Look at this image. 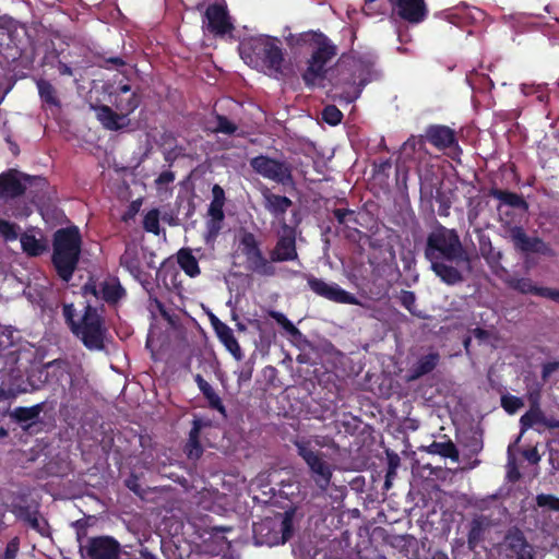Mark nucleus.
Wrapping results in <instances>:
<instances>
[{
  "instance_id": "f257e3e1",
  "label": "nucleus",
  "mask_w": 559,
  "mask_h": 559,
  "mask_svg": "<svg viewBox=\"0 0 559 559\" xmlns=\"http://www.w3.org/2000/svg\"><path fill=\"white\" fill-rule=\"evenodd\" d=\"M335 55V47L322 38L308 62L302 79L307 85L325 87L324 81L329 74L328 80L336 90L335 95L352 103L359 97L362 87L371 79V66L359 59L342 58L334 70L328 71L325 66Z\"/></svg>"
},
{
  "instance_id": "f03ea898",
  "label": "nucleus",
  "mask_w": 559,
  "mask_h": 559,
  "mask_svg": "<svg viewBox=\"0 0 559 559\" xmlns=\"http://www.w3.org/2000/svg\"><path fill=\"white\" fill-rule=\"evenodd\" d=\"M425 258L433 273L447 285L454 286L466 280L471 273L472 258L463 247L455 229L438 226L428 236Z\"/></svg>"
},
{
  "instance_id": "7ed1b4c3",
  "label": "nucleus",
  "mask_w": 559,
  "mask_h": 559,
  "mask_svg": "<svg viewBox=\"0 0 559 559\" xmlns=\"http://www.w3.org/2000/svg\"><path fill=\"white\" fill-rule=\"evenodd\" d=\"M81 254V236L75 226L58 229L53 235L52 263L58 275L69 282Z\"/></svg>"
},
{
  "instance_id": "20e7f679",
  "label": "nucleus",
  "mask_w": 559,
  "mask_h": 559,
  "mask_svg": "<svg viewBox=\"0 0 559 559\" xmlns=\"http://www.w3.org/2000/svg\"><path fill=\"white\" fill-rule=\"evenodd\" d=\"M140 103V96L135 92H132L127 96L116 95L114 105L117 111L112 110L111 107L107 105L96 106L94 110L96 111L98 121L105 129L119 131L130 126L131 120L128 116L139 107Z\"/></svg>"
},
{
  "instance_id": "39448f33",
  "label": "nucleus",
  "mask_w": 559,
  "mask_h": 559,
  "mask_svg": "<svg viewBox=\"0 0 559 559\" xmlns=\"http://www.w3.org/2000/svg\"><path fill=\"white\" fill-rule=\"evenodd\" d=\"M294 511H285L253 523V534L259 544L269 546L286 543L293 535Z\"/></svg>"
},
{
  "instance_id": "423d86ee",
  "label": "nucleus",
  "mask_w": 559,
  "mask_h": 559,
  "mask_svg": "<svg viewBox=\"0 0 559 559\" xmlns=\"http://www.w3.org/2000/svg\"><path fill=\"white\" fill-rule=\"evenodd\" d=\"M298 455L307 464L310 476L321 493H324L331 485L333 471L331 465L323 460V453L311 448V442L306 439L294 440Z\"/></svg>"
},
{
  "instance_id": "0eeeda50",
  "label": "nucleus",
  "mask_w": 559,
  "mask_h": 559,
  "mask_svg": "<svg viewBox=\"0 0 559 559\" xmlns=\"http://www.w3.org/2000/svg\"><path fill=\"white\" fill-rule=\"evenodd\" d=\"M106 329L97 309L87 305L78 325H73V334L90 349H103Z\"/></svg>"
},
{
  "instance_id": "6e6552de",
  "label": "nucleus",
  "mask_w": 559,
  "mask_h": 559,
  "mask_svg": "<svg viewBox=\"0 0 559 559\" xmlns=\"http://www.w3.org/2000/svg\"><path fill=\"white\" fill-rule=\"evenodd\" d=\"M250 49L258 60L270 71L271 75L282 74L284 61L282 49L270 37H259L251 41Z\"/></svg>"
},
{
  "instance_id": "1a4fd4ad",
  "label": "nucleus",
  "mask_w": 559,
  "mask_h": 559,
  "mask_svg": "<svg viewBox=\"0 0 559 559\" xmlns=\"http://www.w3.org/2000/svg\"><path fill=\"white\" fill-rule=\"evenodd\" d=\"M252 169L262 177L283 186L293 183L292 166L283 160L260 155L250 160Z\"/></svg>"
},
{
  "instance_id": "9d476101",
  "label": "nucleus",
  "mask_w": 559,
  "mask_h": 559,
  "mask_svg": "<svg viewBox=\"0 0 559 559\" xmlns=\"http://www.w3.org/2000/svg\"><path fill=\"white\" fill-rule=\"evenodd\" d=\"M307 282L311 290L331 301L349 305H361V302L350 293L342 289L336 284H329L321 278L307 275Z\"/></svg>"
},
{
  "instance_id": "9b49d317",
  "label": "nucleus",
  "mask_w": 559,
  "mask_h": 559,
  "mask_svg": "<svg viewBox=\"0 0 559 559\" xmlns=\"http://www.w3.org/2000/svg\"><path fill=\"white\" fill-rule=\"evenodd\" d=\"M508 237L515 250L523 253H550V248L538 237H530L520 226H512L508 229Z\"/></svg>"
},
{
  "instance_id": "f8f14e48",
  "label": "nucleus",
  "mask_w": 559,
  "mask_h": 559,
  "mask_svg": "<svg viewBox=\"0 0 559 559\" xmlns=\"http://www.w3.org/2000/svg\"><path fill=\"white\" fill-rule=\"evenodd\" d=\"M298 258L296 249L295 230L285 225L283 227V234L278 238L275 247L270 252V259L272 262H285L294 261Z\"/></svg>"
},
{
  "instance_id": "ddd939ff",
  "label": "nucleus",
  "mask_w": 559,
  "mask_h": 559,
  "mask_svg": "<svg viewBox=\"0 0 559 559\" xmlns=\"http://www.w3.org/2000/svg\"><path fill=\"white\" fill-rule=\"evenodd\" d=\"M537 425H543L548 429L559 428V419L550 416H546L545 412L542 407H537L534 405L533 408H528L526 413H524L520 418V436L516 439V442L520 441L521 437L531 428H534Z\"/></svg>"
},
{
  "instance_id": "4468645a",
  "label": "nucleus",
  "mask_w": 559,
  "mask_h": 559,
  "mask_svg": "<svg viewBox=\"0 0 559 559\" xmlns=\"http://www.w3.org/2000/svg\"><path fill=\"white\" fill-rule=\"evenodd\" d=\"M203 28L214 35H224L231 29L226 10L218 4L210 5L203 19Z\"/></svg>"
},
{
  "instance_id": "2eb2a0df",
  "label": "nucleus",
  "mask_w": 559,
  "mask_h": 559,
  "mask_svg": "<svg viewBox=\"0 0 559 559\" xmlns=\"http://www.w3.org/2000/svg\"><path fill=\"white\" fill-rule=\"evenodd\" d=\"M119 552L120 545L112 537L100 536L88 542L87 554L91 559H117Z\"/></svg>"
},
{
  "instance_id": "dca6fc26",
  "label": "nucleus",
  "mask_w": 559,
  "mask_h": 559,
  "mask_svg": "<svg viewBox=\"0 0 559 559\" xmlns=\"http://www.w3.org/2000/svg\"><path fill=\"white\" fill-rule=\"evenodd\" d=\"M493 525L492 520L484 514L475 515L469 523L467 534V546L469 550H474L477 545L484 540L485 533Z\"/></svg>"
},
{
  "instance_id": "f3484780",
  "label": "nucleus",
  "mask_w": 559,
  "mask_h": 559,
  "mask_svg": "<svg viewBox=\"0 0 559 559\" xmlns=\"http://www.w3.org/2000/svg\"><path fill=\"white\" fill-rule=\"evenodd\" d=\"M504 543L515 559L521 558L522 554L526 555L535 550L534 546L527 542L524 533L518 527L508 531Z\"/></svg>"
},
{
  "instance_id": "a211bd4d",
  "label": "nucleus",
  "mask_w": 559,
  "mask_h": 559,
  "mask_svg": "<svg viewBox=\"0 0 559 559\" xmlns=\"http://www.w3.org/2000/svg\"><path fill=\"white\" fill-rule=\"evenodd\" d=\"M396 7L397 14L411 23H418L426 15L424 0H396Z\"/></svg>"
},
{
  "instance_id": "6ab92c4d",
  "label": "nucleus",
  "mask_w": 559,
  "mask_h": 559,
  "mask_svg": "<svg viewBox=\"0 0 559 559\" xmlns=\"http://www.w3.org/2000/svg\"><path fill=\"white\" fill-rule=\"evenodd\" d=\"M26 186L17 177L16 170H10L0 175V197L3 199H14L25 192Z\"/></svg>"
},
{
  "instance_id": "aec40b11",
  "label": "nucleus",
  "mask_w": 559,
  "mask_h": 559,
  "mask_svg": "<svg viewBox=\"0 0 559 559\" xmlns=\"http://www.w3.org/2000/svg\"><path fill=\"white\" fill-rule=\"evenodd\" d=\"M16 516L41 536L50 535L48 522L37 510L31 509L29 507H20L16 510Z\"/></svg>"
},
{
  "instance_id": "412c9836",
  "label": "nucleus",
  "mask_w": 559,
  "mask_h": 559,
  "mask_svg": "<svg viewBox=\"0 0 559 559\" xmlns=\"http://www.w3.org/2000/svg\"><path fill=\"white\" fill-rule=\"evenodd\" d=\"M43 409L44 403H39L31 407H16L10 412V417L26 431L32 425L39 420Z\"/></svg>"
},
{
  "instance_id": "4be33fe9",
  "label": "nucleus",
  "mask_w": 559,
  "mask_h": 559,
  "mask_svg": "<svg viewBox=\"0 0 559 559\" xmlns=\"http://www.w3.org/2000/svg\"><path fill=\"white\" fill-rule=\"evenodd\" d=\"M425 138L438 148H445L453 144L454 132L444 126H431L427 129Z\"/></svg>"
},
{
  "instance_id": "5701e85b",
  "label": "nucleus",
  "mask_w": 559,
  "mask_h": 559,
  "mask_svg": "<svg viewBox=\"0 0 559 559\" xmlns=\"http://www.w3.org/2000/svg\"><path fill=\"white\" fill-rule=\"evenodd\" d=\"M440 355L437 352L421 356L411 369L409 381L417 380L430 373L439 364Z\"/></svg>"
},
{
  "instance_id": "b1692460",
  "label": "nucleus",
  "mask_w": 559,
  "mask_h": 559,
  "mask_svg": "<svg viewBox=\"0 0 559 559\" xmlns=\"http://www.w3.org/2000/svg\"><path fill=\"white\" fill-rule=\"evenodd\" d=\"M240 247L247 259L248 269L263 257V253L259 247V242L252 233L246 231L242 234L240 238Z\"/></svg>"
},
{
  "instance_id": "393cba45",
  "label": "nucleus",
  "mask_w": 559,
  "mask_h": 559,
  "mask_svg": "<svg viewBox=\"0 0 559 559\" xmlns=\"http://www.w3.org/2000/svg\"><path fill=\"white\" fill-rule=\"evenodd\" d=\"M263 199L265 209L275 216L285 214L293 204L287 197L271 193L266 188L263 191Z\"/></svg>"
},
{
  "instance_id": "a878e982",
  "label": "nucleus",
  "mask_w": 559,
  "mask_h": 559,
  "mask_svg": "<svg viewBox=\"0 0 559 559\" xmlns=\"http://www.w3.org/2000/svg\"><path fill=\"white\" fill-rule=\"evenodd\" d=\"M120 264L126 267L135 278H140L143 271L141 267L140 251L136 246L128 245L120 257Z\"/></svg>"
},
{
  "instance_id": "bb28decb",
  "label": "nucleus",
  "mask_w": 559,
  "mask_h": 559,
  "mask_svg": "<svg viewBox=\"0 0 559 559\" xmlns=\"http://www.w3.org/2000/svg\"><path fill=\"white\" fill-rule=\"evenodd\" d=\"M202 426H203L202 420H200V419L193 420V426L189 432V439L185 447V452L187 453V456L189 460L195 461V460L200 459L203 453V448L199 441Z\"/></svg>"
},
{
  "instance_id": "cd10ccee",
  "label": "nucleus",
  "mask_w": 559,
  "mask_h": 559,
  "mask_svg": "<svg viewBox=\"0 0 559 559\" xmlns=\"http://www.w3.org/2000/svg\"><path fill=\"white\" fill-rule=\"evenodd\" d=\"M420 451H425L430 454H438L442 457H449L453 461H459V451L452 441L437 442L433 441L429 445H421Z\"/></svg>"
},
{
  "instance_id": "c85d7f7f",
  "label": "nucleus",
  "mask_w": 559,
  "mask_h": 559,
  "mask_svg": "<svg viewBox=\"0 0 559 559\" xmlns=\"http://www.w3.org/2000/svg\"><path fill=\"white\" fill-rule=\"evenodd\" d=\"M195 382L198 383L200 391L209 401L210 406L218 411L219 413L225 414V406L223 405L221 397L214 391L212 385L207 381H205L200 374L195 377Z\"/></svg>"
},
{
  "instance_id": "c756f323",
  "label": "nucleus",
  "mask_w": 559,
  "mask_h": 559,
  "mask_svg": "<svg viewBox=\"0 0 559 559\" xmlns=\"http://www.w3.org/2000/svg\"><path fill=\"white\" fill-rule=\"evenodd\" d=\"M219 329L221 331L217 332L216 334L221 342L225 345L227 350L235 357V359L241 360L243 355L237 340L234 336L233 330L228 325L221 326Z\"/></svg>"
},
{
  "instance_id": "7c9ffc66",
  "label": "nucleus",
  "mask_w": 559,
  "mask_h": 559,
  "mask_svg": "<svg viewBox=\"0 0 559 559\" xmlns=\"http://www.w3.org/2000/svg\"><path fill=\"white\" fill-rule=\"evenodd\" d=\"M178 263L190 277H194L200 274L198 261L189 249H181L178 252Z\"/></svg>"
},
{
  "instance_id": "2f4dec72",
  "label": "nucleus",
  "mask_w": 559,
  "mask_h": 559,
  "mask_svg": "<svg viewBox=\"0 0 559 559\" xmlns=\"http://www.w3.org/2000/svg\"><path fill=\"white\" fill-rule=\"evenodd\" d=\"M20 240L23 251L28 255L37 257L46 250V245L41 240L27 233L22 234Z\"/></svg>"
},
{
  "instance_id": "473e14b6",
  "label": "nucleus",
  "mask_w": 559,
  "mask_h": 559,
  "mask_svg": "<svg viewBox=\"0 0 559 559\" xmlns=\"http://www.w3.org/2000/svg\"><path fill=\"white\" fill-rule=\"evenodd\" d=\"M102 297L107 302H117L123 295L124 289L116 281H107L102 284Z\"/></svg>"
},
{
  "instance_id": "72a5a7b5",
  "label": "nucleus",
  "mask_w": 559,
  "mask_h": 559,
  "mask_svg": "<svg viewBox=\"0 0 559 559\" xmlns=\"http://www.w3.org/2000/svg\"><path fill=\"white\" fill-rule=\"evenodd\" d=\"M490 195L500 200L504 204H508L512 207H526V202L516 193L503 191L499 189H492L490 191Z\"/></svg>"
},
{
  "instance_id": "f704fd0d",
  "label": "nucleus",
  "mask_w": 559,
  "mask_h": 559,
  "mask_svg": "<svg viewBox=\"0 0 559 559\" xmlns=\"http://www.w3.org/2000/svg\"><path fill=\"white\" fill-rule=\"evenodd\" d=\"M508 285L522 294H533L539 296L543 287H537L530 278L511 277L507 281Z\"/></svg>"
},
{
  "instance_id": "c9c22d12",
  "label": "nucleus",
  "mask_w": 559,
  "mask_h": 559,
  "mask_svg": "<svg viewBox=\"0 0 559 559\" xmlns=\"http://www.w3.org/2000/svg\"><path fill=\"white\" fill-rule=\"evenodd\" d=\"M399 301L403 307H405L413 316L418 318H425V316L416 310V296L411 290H401L397 296Z\"/></svg>"
},
{
  "instance_id": "e433bc0d",
  "label": "nucleus",
  "mask_w": 559,
  "mask_h": 559,
  "mask_svg": "<svg viewBox=\"0 0 559 559\" xmlns=\"http://www.w3.org/2000/svg\"><path fill=\"white\" fill-rule=\"evenodd\" d=\"M37 87H38L40 97L46 103H48L50 105H55V106L59 104L58 98L55 95L56 91H55L53 86L48 81L39 80L37 82Z\"/></svg>"
},
{
  "instance_id": "4c0bfd02",
  "label": "nucleus",
  "mask_w": 559,
  "mask_h": 559,
  "mask_svg": "<svg viewBox=\"0 0 559 559\" xmlns=\"http://www.w3.org/2000/svg\"><path fill=\"white\" fill-rule=\"evenodd\" d=\"M271 317L293 337H301V332L286 318L285 314L272 311Z\"/></svg>"
},
{
  "instance_id": "58836bf2",
  "label": "nucleus",
  "mask_w": 559,
  "mask_h": 559,
  "mask_svg": "<svg viewBox=\"0 0 559 559\" xmlns=\"http://www.w3.org/2000/svg\"><path fill=\"white\" fill-rule=\"evenodd\" d=\"M501 406L508 414L512 415L524 406V402L521 397L506 394L501 396Z\"/></svg>"
},
{
  "instance_id": "ea45409f",
  "label": "nucleus",
  "mask_w": 559,
  "mask_h": 559,
  "mask_svg": "<svg viewBox=\"0 0 559 559\" xmlns=\"http://www.w3.org/2000/svg\"><path fill=\"white\" fill-rule=\"evenodd\" d=\"M254 273H258L262 276H273L275 275L276 269L272 264V261H269L264 258V255L258 260L251 267H249Z\"/></svg>"
},
{
  "instance_id": "a19ab883",
  "label": "nucleus",
  "mask_w": 559,
  "mask_h": 559,
  "mask_svg": "<svg viewBox=\"0 0 559 559\" xmlns=\"http://www.w3.org/2000/svg\"><path fill=\"white\" fill-rule=\"evenodd\" d=\"M425 135L420 138L412 136L409 138L401 148L402 154H404L406 157H412V154L418 148L423 150L425 144Z\"/></svg>"
},
{
  "instance_id": "79ce46f5",
  "label": "nucleus",
  "mask_w": 559,
  "mask_h": 559,
  "mask_svg": "<svg viewBox=\"0 0 559 559\" xmlns=\"http://www.w3.org/2000/svg\"><path fill=\"white\" fill-rule=\"evenodd\" d=\"M343 118V114L341 112V110L334 106V105H329L326 106L323 110H322V119L331 124V126H336L341 122Z\"/></svg>"
},
{
  "instance_id": "37998d69",
  "label": "nucleus",
  "mask_w": 559,
  "mask_h": 559,
  "mask_svg": "<svg viewBox=\"0 0 559 559\" xmlns=\"http://www.w3.org/2000/svg\"><path fill=\"white\" fill-rule=\"evenodd\" d=\"M144 229L155 235L159 234V212L157 210L150 211L144 217Z\"/></svg>"
},
{
  "instance_id": "c03bdc74",
  "label": "nucleus",
  "mask_w": 559,
  "mask_h": 559,
  "mask_svg": "<svg viewBox=\"0 0 559 559\" xmlns=\"http://www.w3.org/2000/svg\"><path fill=\"white\" fill-rule=\"evenodd\" d=\"M216 126L213 129L214 132H221L224 134H233L237 131V126L228 120L225 116H216Z\"/></svg>"
},
{
  "instance_id": "a18cd8bd",
  "label": "nucleus",
  "mask_w": 559,
  "mask_h": 559,
  "mask_svg": "<svg viewBox=\"0 0 559 559\" xmlns=\"http://www.w3.org/2000/svg\"><path fill=\"white\" fill-rule=\"evenodd\" d=\"M17 230L19 227L15 224L0 218V235L7 240H15L19 237Z\"/></svg>"
},
{
  "instance_id": "49530a36",
  "label": "nucleus",
  "mask_w": 559,
  "mask_h": 559,
  "mask_svg": "<svg viewBox=\"0 0 559 559\" xmlns=\"http://www.w3.org/2000/svg\"><path fill=\"white\" fill-rule=\"evenodd\" d=\"M536 503L538 507H547L550 510L559 512V498L552 495L540 493L536 497Z\"/></svg>"
},
{
  "instance_id": "de8ad7c7",
  "label": "nucleus",
  "mask_w": 559,
  "mask_h": 559,
  "mask_svg": "<svg viewBox=\"0 0 559 559\" xmlns=\"http://www.w3.org/2000/svg\"><path fill=\"white\" fill-rule=\"evenodd\" d=\"M19 546L20 540L17 537L11 539L5 547L3 559H15L19 552Z\"/></svg>"
},
{
  "instance_id": "09e8293b",
  "label": "nucleus",
  "mask_w": 559,
  "mask_h": 559,
  "mask_svg": "<svg viewBox=\"0 0 559 559\" xmlns=\"http://www.w3.org/2000/svg\"><path fill=\"white\" fill-rule=\"evenodd\" d=\"M63 316L67 321V323L70 325L71 331L73 332V325H78L80 322H76L74 320L75 317V309L72 304L63 305Z\"/></svg>"
},
{
  "instance_id": "8fccbe9b",
  "label": "nucleus",
  "mask_w": 559,
  "mask_h": 559,
  "mask_svg": "<svg viewBox=\"0 0 559 559\" xmlns=\"http://www.w3.org/2000/svg\"><path fill=\"white\" fill-rule=\"evenodd\" d=\"M334 217L338 224H346L349 218L354 216V211L347 209H335L333 210Z\"/></svg>"
},
{
  "instance_id": "3c124183",
  "label": "nucleus",
  "mask_w": 559,
  "mask_h": 559,
  "mask_svg": "<svg viewBox=\"0 0 559 559\" xmlns=\"http://www.w3.org/2000/svg\"><path fill=\"white\" fill-rule=\"evenodd\" d=\"M223 207L224 204L211 202L209 207V215L211 218L224 219Z\"/></svg>"
},
{
  "instance_id": "603ef678",
  "label": "nucleus",
  "mask_w": 559,
  "mask_h": 559,
  "mask_svg": "<svg viewBox=\"0 0 559 559\" xmlns=\"http://www.w3.org/2000/svg\"><path fill=\"white\" fill-rule=\"evenodd\" d=\"M223 219L210 218L207 222V230L210 237H215L222 228Z\"/></svg>"
},
{
  "instance_id": "864d4df0",
  "label": "nucleus",
  "mask_w": 559,
  "mask_h": 559,
  "mask_svg": "<svg viewBox=\"0 0 559 559\" xmlns=\"http://www.w3.org/2000/svg\"><path fill=\"white\" fill-rule=\"evenodd\" d=\"M212 194H213L212 202L225 204V192H224V189L219 185L213 186Z\"/></svg>"
},
{
  "instance_id": "5fc2aeb1",
  "label": "nucleus",
  "mask_w": 559,
  "mask_h": 559,
  "mask_svg": "<svg viewBox=\"0 0 559 559\" xmlns=\"http://www.w3.org/2000/svg\"><path fill=\"white\" fill-rule=\"evenodd\" d=\"M522 454L532 464H538L540 461V455L536 448L524 450Z\"/></svg>"
},
{
  "instance_id": "6e6d98bb",
  "label": "nucleus",
  "mask_w": 559,
  "mask_h": 559,
  "mask_svg": "<svg viewBox=\"0 0 559 559\" xmlns=\"http://www.w3.org/2000/svg\"><path fill=\"white\" fill-rule=\"evenodd\" d=\"M400 465V457L395 453H388V471L391 474H396V469Z\"/></svg>"
},
{
  "instance_id": "4d7b16f0",
  "label": "nucleus",
  "mask_w": 559,
  "mask_h": 559,
  "mask_svg": "<svg viewBox=\"0 0 559 559\" xmlns=\"http://www.w3.org/2000/svg\"><path fill=\"white\" fill-rule=\"evenodd\" d=\"M126 486L136 495H141L142 492L141 486L139 484V478L134 475L130 476L126 480Z\"/></svg>"
},
{
  "instance_id": "13d9d810",
  "label": "nucleus",
  "mask_w": 559,
  "mask_h": 559,
  "mask_svg": "<svg viewBox=\"0 0 559 559\" xmlns=\"http://www.w3.org/2000/svg\"><path fill=\"white\" fill-rule=\"evenodd\" d=\"M559 369V361L548 362L543 366L542 377L543 379H547L551 373Z\"/></svg>"
},
{
  "instance_id": "bf43d9fd",
  "label": "nucleus",
  "mask_w": 559,
  "mask_h": 559,
  "mask_svg": "<svg viewBox=\"0 0 559 559\" xmlns=\"http://www.w3.org/2000/svg\"><path fill=\"white\" fill-rule=\"evenodd\" d=\"M175 180V175L173 171H163L156 179V185L163 186L168 185Z\"/></svg>"
},
{
  "instance_id": "052dcab7",
  "label": "nucleus",
  "mask_w": 559,
  "mask_h": 559,
  "mask_svg": "<svg viewBox=\"0 0 559 559\" xmlns=\"http://www.w3.org/2000/svg\"><path fill=\"white\" fill-rule=\"evenodd\" d=\"M539 296L559 302V290L557 289L543 287L539 292Z\"/></svg>"
},
{
  "instance_id": "680f3d73",
  "label": "nucleus",
  "mask_w": 559,
  "mask_h": 559,
  "mask_svg": "<svg viewBox=\"0 0 559 559\" xmlns=\"http://www.w3.org/2000/svg\"><path fill=\"white\" fill-rule=\"evenodd\" d=\"M17 396V392L14 389L0 388V402L14 400Z\"/></svg>"
},
{
  "instance_id": "e2e57ef3",
  "label": "nucleus",
  "mask_w": 559,
  "mask_h": 559,
  "mask_svg": "<svg viewBox=\"0 0 559 559\" xmlns=\"http://www.w3.org/2000/svg\"><path fill=\"white\" fill-rule=\"evenodd\" d=\"M22 179L24 180L25 183H29V185L34 183L39 187H44L46 185V180L43 177H32L29 175H22Z\"/></svg>"
},
{
  "instance_id": "0e129e2a",
  "label": "nucleus",
  "mask_w": 559,
  "mask_h": 559,
  "mask_svg": "<svg viewBox=\"0 0 559 559\" xmlns=\"http://www.w3.org/2000/svg\"><path fill=\"white\" fill-rule=\"evenodd\" d=\"M472 333L479 341H487L490 336V334L487 330H484L480 328L474 329Z\"/></svg>"
},
{
  "instance_id": "69168bd1",
  "label": "nucleus",
  "mask_w": 559,
  "mask_h": 559,
  "mask_svg": "<svg viewBox=\"0 0 559 559\" xmlns=\"http://www.w3.org/2000/svg\"><path fill=\"white\" fill-rule=\"evenodd\" d=\"M11 38V32L8 27L0 26V46L8 45L7 39Z\"/></svg>"
},
{
  "instance_id": "338daca9",
  "label": "nucleus",
  "mask_w": 559,
  "mask_h": 559,
  "mask_svg": "<svg viewBox=\"0 0 559 559\" xmlns=\"http://www.w3.org/2000/svg\"><path fill=\"white\" fill-rule=\"evenodd\" d=\"M252 377V370L251 368H248V369H243L239 372V376H238V381L239 382H247L251 379Z\"/></svg>"
},
{
  "instance_id": "774afa93",
  "label": "nucleus",
  "mask_w": 559,
  "mask_h": 559,
  "mask_svg": "<svg viewBox=\"0 0 559 559\" xmlns=\"http://www.w3.org/2000/svg\"><path fill=\"white\" fill-rule=\"evenodd\" d=\"M83 292H84V294H85V295H86V294H92V295H94V296H96V297H97V296H98V294H99V293H98V290H97V288H96V286H95V284H92V283H87V284H85V285L83 286Z\"/></svg>"
}]
</instances>
